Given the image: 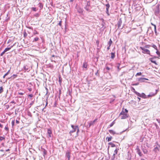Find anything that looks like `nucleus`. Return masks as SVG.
<instances>
[{
	"label": "nucleus",
	"mask_w": 160,
	"mask_h": 160,
	"mask_svg": "<svg viewBox=\"0 0 160 160\" xmlns=\"http://www.w3.org/2000/svg\"><path fill=\"white\" fill-rule=\"evenodd\" d=\"M32 9L34 11H37L36 8L35 7H32Z\"/></svg>",
	"instance_id": "nucleus-46"
},
{
	"label": "nucleus",
	"mask_w": 160,
	"mask_h": 160,
	"mask_svg": "<svg viewBox=\"0 0 160 160\" xmlns=\"http://www.w3.org/2000/svg\"><path fill=\"white\" fill-rule=\"evenodd\" d=\"M106 12L108 14V9H106Z\"/></svg>",
	"instance_id": "nucleus-60"
},
{
	"label": "nucleus",
	"mask_w": 160,
	"mask_h": 160,
	"mask_svg": "<svg viewBox=\"0 0 160 160\" xmlns=\"http://www.w3.org/2000/svg\"><path fill=\"white\" fill-rule=\"evenodd\" d=\"M5 155L6 156V154H5L4 153V154H2V155H1V157H2L4 156Z\"/></svg>",
	"instance_id": "nucleus-62"
},
{
	"label": "nucleus",
	"mask_w": 160,
	"mask_h": 160,
	"mask_svg": "<svg viewBox=\"0 0 160 160\" xmlns=\"http://www.w3.org/2000/svg\"><path fill=\"white\" fill-rule=\"evenodd\" d=\"M102 22L101 24L102 28H103V29L104 30L106 28V25L103 19H102Z\"/></svg>",
	"instance_id": "nucleus-5"
},
{
	"label": "nucleus",
	"mask_w": 160,
	"mask_h": 160,
	"mask_svg": "<svg viewBox=\"0 0 160 160\" xmlns=\"http://www.w3.org/2000/svg\"><path fill=\"white\" fill-rule=\"evenodd\" d=\"M125 114L126 113H125V112L124 111H122L120 113V115H124V114Z\"/></svg>",
	"instance_id": "nucleus-37"
},
{
	"label": "nucleus",
	"mask_w": 160,
	"mask_h": 160,
	"mask_svg": "<svg viewBox=\"0 0 160 160\" xmlns=\"http://www.w3.org/2000/svg\"><path fill=\"white\" fill-rule=\"evenodd\" d=\"M5 52L4 51L3 52H2L0 54L1 56H2L5 53Z\"/></svg>",
	"instance_id": "nucleus-52"
},
{
	"label": "nucleus",
	"mask_w": 160,
	"mask_h": 160,
	"mask_svg": "<svg viewBox=\"0 0 160 160\" xmlns=\"http://www.w3.org/2000/svg\"><path fill=\"white\" fill-rule=\"evenodd\" d=\"M157 50V51L156 52V53L158 55V57H160V52H159V51H158V49H157V50Z\"/></svg>",
	"instance_id": "nucleus-35"
},
{
	"label": "nucleus",
	"mask_w": 160,
	"mask_h": 160,
	"mask_svg": "<svg viewBox=\"0 0 160 160\" xmlns=\"http://www.w3.org/2000/svg\"><path fill=\"white\" fill-rule=\"evenodd\" d=\"M17 76V75L16 74H13L12 76L11 77V78H12L13 77V79H14V78H16Z\"/></svg>",
	"instance_id": "nucleus-39"
},
{
	"label": "nucleus",
	"mask_w": 160,
	"mask_h": 160,
	"mask_svg": "<svg viewBox=\"0 0 160 160\" xmlns=\"http://www.w3.org/2000/svg\"><path fill=\"white\" fill-rule=\"evenodd\" d=\"M151 24L152 26V27H151V29H152V28H154V31L155 32V33L156 34L157 31H156V26L155 25L152 23H151Z\"/></svg>",
	"instance_id": "nucleus-8"
},
{
	"label": "nucleus",
	"mask_w": 160,
	"mask_h": 160,
	"mask_svg": "<svg viewBox=\"0 0 160 160\" xmlns=\"http://www.w3.org/2000/svg\"><path fill=\"white\" fill-rule=\"evenodd\" d=\"M138 81H140L141 82H143L145 81V80H147L148 79L146 78H138Z\"/></svg>",
	"instance_id": "nucleus-14"
},
{
	"label": "nucleus",
	"mask_w": 160,
	"mask_h": 160,
	"mask_svg": "<svg viewBox=\"0 0 160 160\" xmlns=\"http://www.w3.org/2000/svg\"><path fill=\"white\" fill-rule=\"evenodd\" d=\"M140 48L142 50V52L143 53L150 54V51L146 48V47H140Z\"/></svg>",
	"instance_id": "nucleus-2"
},
{
	"label": "nucleus",
	"mask_w": 160,
	"mask_h": 160,
	"mask_svg": "<svg viewBox=\"0 0 160 160\" xmlns=\"http://www.w3.org/2000/svg\"><path fill=\"white\" fill-rule=\"evenodd\" d=\"M16 123L17 124H18L19 123V122L18 121L16 120Z\"/></svg>",
	"instance_id": "nucleus-63"
},
{
	"label": "nucleus",
	"mask_w": 160,
	"mask_h": 160,
	"mask_svg": "<svg viewBox=\"0 0 160 160\" xmlns=\"http://www.w3.org/2000/svg\"><path fill=\"white\" fill-rule=\"evenodd\" d=\"M119 149H116L115 150H114V152H115V153H114V154H115V155L116 154H117V152H118V150Z\"/></svg>",
	"instance_id": "nucleus-43"
},
{
	"label": "nucleus",
	"mask_w": 160,
	"mask_h": 160,
	"mask_svg": "<svg viewBox=\"0 0 160 160\" xmlns=\"http://www.w3.org/2000/svg\"><path fill=\"white\" fill-rule=\"evenodd\" d=\"M27 35L28 34L25 31L23 33L24 37L25 38L27 36Z\"/></svg>",
	"instance_id": "nucleus-36"
},
{
	"label": "nucleus",
	"mask_w": 160,
	"mask_h": 160,
	"mask_svg": "<svg viewBox=\"0 0 160 160\" xmlns=\"http://www.w3.org/2000/svg\"><path fill=\"white\" fill-rule=\"evenodd\" d=\"M106 9H109V8L110 7V5L109 4V3H108L107 4H106Z\"/></svg>",
	"instance_id": "nucleus-42"
},
{
	"label": "nucleus",
	"mask_w": 160,
	"mask_h": 160,
	"mask_svg": "<svg viewBox=\"0 0 160 160\" xmlns=\"http://www.w3.org/2000/svg\"><path fill=\"white\" fill-rule=\"evenodd\" d=\"M89 7H87V6H86L85 7V9L87 11H88L89 10Z\"/></svg>",
	"instance_id": "nucleus-44"
},
{
	"label": "nucleus",
	"mask_w": 160,
	"mask_h": 160,
	"mask_svg": "<svg viewBox=\"0 0 160 160\" xmlns=\"http://www.w3.org/2000/svg\"><path fill=\"white\" fill-rule=\"evenodd\" d=\"M98 72H99V70H97V72L95 73V74L96 75H99V74H98V75H97V74L98 73Z\"/></svg>",
	"instance_id": "nucleus-59"
},
{
	"label": "nucleus",
	"mask_w": 160,
	"mask_h": 160,
	"mask_svg": "<svg viewBox=\"0 0 160 160\" xmlns=\"http://www.w3.org/2000/svg\"><path fill=\"white\" fill-rule=\"evenodd\" d=\"M87 67V63L86 62H84L83 64V67L86 68Z\"/></svg>",
	"instance_id": "nucleus-20"
},
{
	"label": "nucleus",
	"mask_w": 160,
	"mask_h": 160,
	"mask_svg": "<svg viewBox=\"0 0 160 160\" xmlns=\"http://www.w3.org/2000/svg\"><path fill=\"white\" fill-rule=\"evenodd\" d=\"M51 61L54 62H55V61L54 60V59H53V58H51Z\"/></svg>",
	"instance_id": "nucleus-53"
},
{
	"label": "nucleus",
	"mask_w": 160,
	"mask_h": 160,
	"mask_svg": "<svg viewBox=\"0 0 160 160\" xmlns=\"http://www.w3.org/2000/svg\"><path fill=\"white\" fill-rule=\"evenodd\" d=\"M71 92L70 91V90L68 91V94L69 95L71 96Z\"/></svg>",
	"instance_id": "nucleus-54"
},
{
	"label": "nucleus",
	"mask_w": 160,
	"mask_h": 160,
	"mask_svg": "<svg viewBox=\"0 0 160 160\" xmlns=\"http://www.w3.org/2000/svg\"><path fill=\"white\" fill-rule=\"evenodd\" d=\"M108 144L109 145H110L112 147H115L116 146V145L115 144H113V143H112L111 142H109L108 143Z\"/></svg>",
	"instance_id": "nucleus-23"
},
{
	"label": "nucleus",
	"mask_w": 160,
	"mask_h": 160,
	"mask_svg": "<svg viewBox=\"0 0 160 160\" xmlns=\"http://www.w3.org/2000/svg\"><path fill=\"white\" fill-rule=\"evenodd\" d=\"M139 84V83L138 82L136 83L133 84V85H138Z\"/></svg>",
	"instance_id": "nucleus-57"
},
{
	"label": "nucleus",
	"mask_w": 160,
	"mask_h": 160,
	"mask_svg": "<svg viewBox=\"0 0 160 160\" xmlns=\"http://www.w3.org/2000/svg\"><path fill=\"white\" fill-rule=\"evenodd\" d=\"M135 93H136V94L139 97H140L141 96V94L140 93H139V92H136V91H135Z\"/></svg>",
	"instance_id": "nucleus-33"
},
{
	"label": "nucleus",
	"mask_w": 160,
	"mask_h": 160,
	"mask_svg": "<svg viewBox=\"0 0 160 160\" xmlns=\"http://www.w3.org/2000/svg\"><path fill=\"white\" fill-rule=\"evenodd\" d=\"M11 49V47L6 48L5 49V50L4 51L5 52H6L7 51Z\"/></svg>",
	"instance_id": "nucleus-27"
},
{
	"label": "nucleus",
	"mask_w": 160,
	"mask_h": 160,
	"mask_svg": "<svg viewBox=\"0 0 160 160\" xmlns=\"http://www.w3.org/2000/svg\"><path fill=\"white\" fill-rule=\"evenodd\" d=\"M115 155H116L115 154H113L112 157L111 158V160H113L114 159V158H115Z\"/></svg>",
	"instance_id": "nucleus-38"
},
{
	"label": "nucleus",
	"mask_w": 160,
	"mask_h": 160,
	"mask_svg": "<svg viewBox=\"0 0 160 160\" xmlns=\"http://www.w3.org/2000/svg\"><path fill=\"white\" fill-rule=\"evenodd\" d=\"M62 21H60L59 22V23L58 24V25L61 26V25H62Z\"/></svg>",
	"instance_id": "nucleus-51"
},
{
	"label": "nucleus",
	"mask_w": 160,
	"mask_h": 160,
	"mask_svg": "<svg viewBox=\"0 0 160 160\" xmlns=\"http://www.w3.org/2000/svg\"><path fill=\"white\" fill-rule=\"evenodd\" d=\"M39 39L38 38L36 37L34 39V40L33 41V42H36Z\"/></svg>",
	"instance_id": "nucleus-28"
},
{
	"label": "nucleus",
	"mask_w": 160,
	"mask_h": 160,
	"mask_svg": "<svg viewBox=\"0 0 160 160\" xmlns=\"http://www.w3.org/2000/svg\"><path fill=\"white\" fill-rule=\"evenodd\" d=\"M154 87L155 88V92H151V97L155 95H156L157 93V92L159 90V88L158 87V86L157 85H155L154 86Z\"/></svg>",
	"instance_id": "nucleus-1"
},
{
	"label": "nucleus",
	"mask_w": 160,
	"mask_h": 160,
	"mask_svg": "<svg viewBox=\"0 0 160 160\" xmlns=\"http://www.w3.org/2000/svg\"><path fill=\"white\" fill-rule=\"evenodd\" d=\"M128 116L127 114H124V115H122V116L121 117V119H125L127 118H128Z\"/></svg>",
	"instance_id": "nucleus-13"
},
{
	"label": "nucleus",
	"mask_w": 160,
	"mask_h": 160,
	"mask_svg": "<svg viewBox=\"0 0 160 160\" xmlns=\"http://www.w3.org/2000/svg\"><path fill=\"white\" fill-rule=\"evenodd\" d=\"M136 150L137 151V152H138V154H139L140 156H141V152H140V150L138 146Z\"/></svg>",
	"instance_id": "nucleus-18"
},
{
	"label": "nucleus",
	"mask_w": 160,
	"mask_h": 160,
	"mask_svg": "<svg viewBox=\"0 0 160 160\" xmlns=\"http://www.w3.org/2000/svg\"><path fill=\"white\" fill-rule=\"evenodd\" d=\"M42 151L43 152V155H46L47 154V151L45 149L43 148Z\"/></svg>",
	"instance_id": "nucleus-21"
},
{
	"label": "nucleus",
	"mask_w": 160,
	"mask_h": 160,
	"mask_svg": "<svg viewBox=\"0 0 160 160\" xmlns=\"http://www.w3.org/2000/svg\"><path fill=\"white\" fill-rule=\"evenodd\" d=\"M5 137H3L0 136V140L2 141V140L4 139Z\"/></svg>",
	"instance_id": "nucleus-41"
},
{
	"label": "nucleus",
	"mask_w": 160,
	"mask_h": 160,
	"mask_svg": "<svg viewBox=\"0 0 160 160\" xmlns=\"http://www.w3.org/2000/svg\"><path fill=\"white\" fill-rule=\"evenodd\" d=\"M66 157L68 158V160H69L70 158V152L67 151L66 154Z\"/></svg>",
	"instance_id": "nucleus-11"
},
{
	"label": "nucleus",
	"mask_w": 160,
	"mask_h": 160,
	"mask_svg": "<svg viewBox=\"0 0 160 160\" xmlns=\"http://www.w3.org/2000/svg\"><path fill=\"white\" fill-rule=\"evenodd\" d=\"M115 121H113L109 125V127H112L113 126V125L115 124Z\"/></svg>",
	"instance_id": "nucleus-29"
},
{
	"label": "nucleus",
	"mask_w": 160,
	"mask_h": 160,
	"mask_svg": "<svg viewBox=\"0 0 160 160\" xmlns=\"http://www.w3.org/2000/svg\"><path fill=\"white\" fill-rule=\"evenodd\" d=\"M18 94L19 95H23L24 94L22 92H18Z\"/></svg>",
	"instance_id": "nucleus-58"
},
{
	"label": "nucleus",
	"mask_w": 160,
	"mask_h": 160,
	"mask_svg": "<svg viewBox=\"0 0 160 160\" xmlns=\"http://www.w3.org/2000/svg\"><path fill=\"white\" fill-rule=\"evenodd\" d=\"M112 138V137L111 136L110 137H107L106 139L107 140L108 139V142H109L111 140Z\"/></svg>",
	"instance_id": "nucleus-25"
},
{
	"label": "nucleus",
	"mask_w": 160,
	"mask_h": 160,
	"mask_svg": "<svg viewBox=\"0 0 160 160\" xmlns=\"http://www.w3.org/2000/svg\"><path fill=\"white\" fill-rule=\"evenodd\" d=\"M142 74V73L141 72H138L136 74V76H139L141 75Z\"/></svg>",
	"instance_id": "nucleus-48"
},
{
	"label": "nucleus",
	"mask_w": 160,
	"mask_h": 160,
	"mask_svg": "<svg viewBox=\"0 0 160 160\" xmlns=\"http://www.w3.org/2000/svg\"><path fill=\"white\" fill-rule=\"evenodd\" d=\"M112 40H111V39H110L109 42H108V44L109 45V46H111V45L112 44Z\"/></svg>",
	"instance_id": "nucleus-26"
},
{
	"label": "nucleus",
	"mask_w": 160,
	"mask_h": 160,
	"mask_svg": "<svg viewBox=\"0 0 160 160\" xmlns=\"http://www.w3.org/2000/svg\"><path fill=\"white\" fill-rule=\"evenodd\" d=\"M3 91V88L2 87H0V94Z\"/></svg>",
	"instance_id": "nucleus-32"
},
{
	"label": "nucleus",
	"mask_w": 160,
	"mask_h": 160,
	"mask_svg": "<svg viewBox=\"0 0 160 160\" xmlns=\"http://www.w3.org/2000/svg\"><path fill=\"white\" fill-rule=\"evenodd\" d=\"M151 47H152L154 49H155V50H157L158 48H157V47L154 44H153L152 43L151 44Z\"/></svg>",
	"instance_id": "nucleus-16"
},
{
	"label": "nucleus",
	"mask_w": 160,
	"mask_h": 160,
	"mask_svg": "<svg viewBox=\"0 0 160 160\" xmlns=\"http://www.w3.org/2000/svg\"><path fill=\"white\" fill-rule=\"evenodd\" d=\"M14 120H13L12 121V127L14 125Z\"/></svg>",
	"instance_id": "nucleus-50"
},
{
	"label": "nucleus",
	"mask_w": 160,
	"mask_h": 160,
	"mask_svg": "<svg viewBox=\"0 0 160 160\" xmlns=\"http://www.w3.org/2000/svg\"><path fill=\"white\" fill-rule=\"evenodd\" d=\"M48 133L49 134V137H51V134H52V131L50 129H48Z\"/></svg>",
	"instance_id": "nucleus-17"
},
{
	"label": "nucleus",
	"mask_w": 160,
	"mask_h": 160,
	"mask_svg": "<svg viewBox=\"0 0 160 160\" xmlns=\"http://www.w3.org/2000/svg\"><path fill=\"white\" fill-rule=\"evenodd\" d=\"M5 129L8 132L9 131V129L8 126V124H7L5 126Z\"/></svg>",
	"instance_id": "nucleus-31"
},
{
	"label": "nucleus",
	"mask_w": 160,
	"mask_h": 160,
	"mask_svg": "<svg viewBox=\"0 0 160 160\" xmlns=\"http://www.w3.org/2000/svg\"><path fill=\"white\" fill-rule=\"evenodd\" d=\"M6 106V109H8L9 108V105H7Z\"/></svg>",
	"instance_id": "nucleus-55"
},
{
	"label": "nucleus",
	"mask_w": 160,
	"mask_h": 160,
	"mask_svg": "<svg viewBox=\"0 0 160 160\" xmlns=\"http://www.w3.org/2000/svg\"><path fill=\"white\" fill-rule=\"evenodd\" d=\"M78 12L80 14L82 13L83 10V9L80 7H78L77 8Z\"/></svg>",
	"instance_id": "nucleus-9"
},
{
	"label": "nucleus",
	"mask_w": 160,
	"mask_h": 160,
	"mask_svg": "<svg viewBox=\"0 0 160 160\" xmlns=\"http://www.w3.org/2000/svg\"><path fill=\"white\" fill-rule=\"evenodd\" d=\"M94 124V121H91L89 123L88 128H90L91 126L93 125Z\"/></svg>",
	"instance_id": "nucleus-15"
},
{
	"label": "nucleus",
	"mask_w": 160,
	"mask_h": 160,
	"mask_svg": "<svg viewBox=\"0 0 160 160\" xmlns=\"http://www.w3.org/2000/svg\"><path fill=\"white\" fill-rule=\"evenodd\" d=\"M154 13L155 15L158 16L159 13V6L158 5L156 6V8L154 9Z\"/></svg>",
	"instance_id": "nucleus-3"
},
{
	"label": "nucleus",
	"mask_w": 160,
	"mask_h": 160,
	"mask_svg": "<svg viewBox=\"0 0 160 160\" xmlns=\"http://www.w3.org/2000/svg\"><path fill=\"white\" fill-rule=\"evenodd\" d=\"M38 7L40 8V9H41L43 8V5L41 3H39L38 4Z\"/></svg>",
	"instance_id": "nucleus-24"
},
{
	"label": "nucleus",
	"mask_w": 160,
	"mask_h": 160,
	"mask_svg": "<svg viewBox=\"0 0 160 160\" xmlns=\"http://www.w3.org/2000/svg\"><path fill=\"white\" fill-rule=\"evenodd\" d=\"M115 57V53L111 52V58L112 59H113Z\"/></svg>",
	"instance_id": "nucleus-22"
},
{
	"label": "nucleus",
	"mask_w": 160,
	"mask_h": 160,
	"mask_svg": "<svg viewBox=\"0 0 160 160\" xmlns=\"http://www.w3.org/2000/svg\"><path fill=\"white\" fill-rule=\"evenodd\" d=\"M122 24V20L121 18H120L119 21H118V28H120V27H121V25Z\"/></svg>",
	"instance_id": "nucleus-10"
},
{
	"label": "nucleus",
	"mask_w": 160,
	"mask_h": 160,
	"mask_svg": "<svg viewBox=\"0 0 160 160\" xmlns=\"http://www.w3.org/2000/svg\"><path fill=\"white\" fill-rule=\"evenodd\" d=\"M28 96L30 97H32L33 96V95L32 94H29Z\"/></svg>",
	"instance_id": "nucleus-56"
},
{
	"label": "nucleus",
	"mask_w": 160,
	"mask_h": 160,
	"mask_svg": "<svg viewBox=\"0 0 160 160\" xmlns=\"http://www.w3.org/2000/svg\"><path fill=\"white\" fill-rule=\"evenodd\" d=\"M71 127L72 128V129L73 130H75L77 129L78 128V126H74L73 125H71Z\"/></svg>",
	"instance_id": "nucleus-19"
},
{
	"label": "nucleus",
	"mask_w": 160,
	"mask_h": 160,
	"mask_svg": "<svg viewBox=\"0 0 160 160\" xmlns=\"http://www.w3.org/2000/svg\"><path fill=\"white\" fill-rule=\"evenodd\" d=\"M10 71V70H8V71L3 76V78H5V77L9 74Z\"/></svg>",
	"instance_id": "nucleus-30"
},
{
	"label": "nucleus",
	"mask_w": 160,
	"mask_h": 160,
	"mask_svg": "<svg viewBox=\"0 0 160 160\" xmlns=\"http://www.w3.org/2000/svg\"><path fill=\"white\" fill-rule=\"evenodd\" d=\"M141 96L140 97L143 98H146L147 97H150V94H149L147 96L144 93H142L141 94Z\"/></svg>",
	"instance_id": "nucleus-7"
},
{
	"label": "nucleus",
	"mask_w": 160,
	"mask_h": 160,
	"mask_svg": "<svg viewBox=\"0 0 160 160\" xmlns=\"http://www.w3.org/2000/svg\"><path fill=\"white\" fill-rule=\"evenodd\" d=\"M151 62L155 64L156 65L157 64L156 61L152 60V58H151Z\"/></svg>",
	"instance_id": "nucleus-34"
},
{
	"label": "nucleus",
	"mask_w": 160,
	"mask_h": 160,
	"mask_svg": "<svg viewBox=\"0 0 160 160\" xmlns=\"http://www.w3.org/2000/svg\"><path fill=\"white\" fill-rule=\"evenodd\" d=\"M39 14L38 13H36L34 15V16L36 17H38L39 16Z\"/></svg>",
	"instance_id": "nucleus-40"
},
{
	"label": "nucleus",
	"mask_w": 160,
	"mask_h": 160,
	"mask_svg": "<svg viewBox=\"0 0 160 160\" xmlns=\"http://www.w3.org/2000/svg\"><path fill=\"white\" fill-rule=\"evenodd\" d=\"M90 5V2L89 1L87 2L86 6L89 7Z\"/></svg>",
	"instance_id": "nucleus-45"
},
{
	"label": "nucleus",
	"mask_w": 160,
	"mask_h": 160,
	"mask_svg": "<svg viewBox=\"0 0 160 160\" xmlns=\"http://www.w3.org/2000/svg\"><path fill=\"white\" fill-rule=\"evenodd\" d=\"M159 146L158 145V146H156L154 148L153 150L155 152H157L158 151H159Z\"/></svg>",
	"instance_id": "nucleus-12"
},
{
	"label": "nucleus",
	"mask_w": 160,
	"mask_h": 160,
	"mask_svg": "<svg viewBox=\"0 0 160 160\" xmlns=\"http://www.w3.org/2000/svg\"><path fill=\"white\" fill-rule=\"evenodd\" d=\"M33 34L34 35L38 34V32L37 31H36L35 30V32H33Z\"/></svg>",
	"instance_id": "nucleus-49"
},
{
	"label": "nucleus",
	"mask_w": 160,
	"mask_h": 160,
	"mask_svg": "<svg viewBox=\"0 0 160 160\" xmlns=\"http://www.w3.org/2000/svg\"><path fill=\"white\" fill-rule=\"evenodd\" d=\"M106 69L108 70H110V68H109L108 67H107L106 68Z\"/></svg>",
	"instance_id": "nucleus-64"
},
{
	"label": "nucleus",
	"mask_w": 160,
	"mask_h": 160,
	"mask_svg": "<svg viewBox=\"0 0 160 160\" xmlns=\"http://www.w3.org/2000/svg\"><path fill=\"white\" fill-rule=\"evenodd\" d=\"M24 70L25 71L29 72L30 70V68L28 65H26L23 67Z\"/></svg>",
	"instance_id": "nucleus-6"
},
{
	"label": "nucleus",
	"mask_w": 160,
	"mask_h": 160,
	"mask_svg": "<svg viewBox=\"0 0 160 160\" xmlns=\"http://www.w3.org/2000/svg\"><path fill=\"white\" fill-rule=\"evenodd\" d=\"M46 90L47 91V92H46V95H47L48 94V89L47 88H46Z\"/></svg>",
	"instance_id": "nucleus-61"
},
{
	"label": "nucleus",
	"mask_w": 160,
	"mask_h": 160,
	"mask_svg": "<svg viewBox=\"0 0 160 160\" xmlns=\"http://www.w3.org/2000/svg\"><path fill=\"white\" fill-rule=\"evenodd\" d=\"M75 132V130H74H74H73V129H72V130H71V131H70V132H69V133H70V134H71V133L74 132Z\"/></svg>",
	"instance_id": "nucleus-47"
},
{
	"label": "nucleus",
	"mask_w": 160,
	"mask_h": 160,
	"mask_svg": "<svg viewBox=\"0 0 160 160\" xmlns=\"http://www.w3.org/2000/svg\"><path fill=\"white\" fill-rule=\"evenodd\" d=\"M109 133H110L111 134H112L113 135H114L115 134H121L122 133L124 132V131H122V132H120V133H116L115 131H113L112 130H109Z\"/></svg>",
	"instance_id": "nucleus-4"
}]
</instances>
